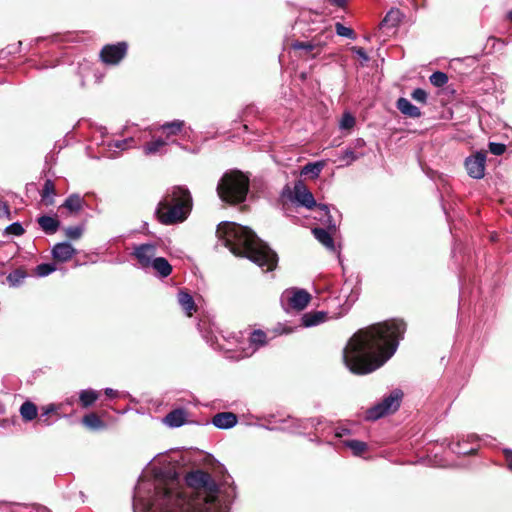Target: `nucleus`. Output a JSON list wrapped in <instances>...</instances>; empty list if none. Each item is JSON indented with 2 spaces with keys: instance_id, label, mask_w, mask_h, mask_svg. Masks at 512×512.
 Here are the masks:
<instances>
[{
  "instance_id": "nucleus-44",
  "label": "nucleus",
  "mask_w": 512,
  "mask_h": 512,
  "mask_svg": "<svg viewBox=\"0 0 512 512\" xmlns=\"http://www.w3.org/2000/svg\"><path fill=\"white\" fill-rule=\"evenodd\" d=\"M355 125V118L349 114L345 113L341 119V127L345 129H351Z\"/></svg>"
},
{
  "instance_id": "nucleus-39",
  "label": "nucleus",
  "mask_w": 512,
  "mask_h": 512,
  "mask_svg": "<svg viewBox=\"0 0 512 512\" xmlns=\"http://www.w3.org/2000/svg\"><path fill=\"white\" fill-rule=\"evenodd\" d=\"M335 30H336V33L339 36L347 37L349 39H355L356 38V34H355L354 30L352 28L344 26L340 22H337L335 24Z\"/></svg>"
},
{
  "instance_id": "nucleus-35",
  "label": "nucleus",
  "mask_w": 512,
  "mask_h": 512,
  "mask_svg": "<svg viewBox=\"0 0 512 512\" xmlns=\"http://www.w3.org/2000/svg\"><path fill=\"white\" fill-rule=\"evenodd\" d=\"M250 343L256 346H264L267 344V334L260 329L254 330L250 335Z\"/></svg>"
},
{
  "instance_id": "nucleus-8",
  "label": "nucleus",
  "mask_w": 512,
  "mask_h": 512,
  "mask_svg": "<svg viewBox=\"0 0 512 512\" xmlns=\"http://www.w3.org/2000/svg\"><path fill=\"white\" fill-rule=\"evenodd\" d=\"M128 44L125 41L104 45L100 51V59L107 65L119 64L127 55Z\"/></svg>"
},
{
  "instance_id": "nucleus-10",
  "label": "nucleus",
  "mask_w": 512,
  "mask_h": 512,
  "mask_svg": "<svg viewBox=\"0 0 512 512\" xmlns=\"http://www.w3.org/2000/svg\"><path fill=\"white\" fill-rule=\"evenodd\" d=\"M294 198L302 206L307 209L318 208V205L314 199L313 194L308 190L307 186L302 180H298L294 184Z\"/></svg>"
},
{
  "instance_id": "nucleus-15",
  "label": "nucleus",
  "mask_w": 512,
  "mask_h": 512,
  "mask_svg": "<svg viewBox=\"0 0 512 512\" xmlns=\"http://www.w3.org/2000/svg\"><path fill=\"white\" fill-rule=\"evenodd\" d=\"M237 415L232 412H220L213 416L212 423L220 429H229L236 425Z\"/></svg>"
},
{
  "instance_id": "nucleus-23",
  "label": "nucleus",
  "mask_w": 512,
  "mask_h": 512,
  "mask_svg": "<svg viewBox=\"0 0 512 512\" xmlns=\"http://www.w3.org/2000/svg\"><path fill=\"white\" fill-rule=\"evenodd\" d=\"M164 422L170 427H180L186 422V412L183 409H174L165 416Z\"/></svg>"
},
{
  "instance_id": "nucleus-40",
  "label": "nucleus",
  "mask_w": 512,
  "mask_h": 512,
  "mask_svg": "<svg viewBox=\"0 0 512 512\" xmlns=\"http://www.w3.org/2000/svg\"><path fill=\"white\" fill-rule=\"evenodd\" d=\"M56 270V265L53 263H41L36 267V274L40 277L49 275Z\"/></svg>"
},
{
  "instance_id": "nucleus-50",
  "label": "nucleus",
  "mask_w": 512,
  "mask_h": 512,
  "mask_svg": "<svg viewBox=\"0 0 512 512\" xmlns=\"http://www.w3.org/2000/svg\"><path fill=\"white\" fill-rule=\"evenodd\" d=\"M346 154L349 155V157H351L353 160L357 158L353 151H347Z\"/></svg>"
},
{
  "instance_id": "nucleus-46",
  "label": "nucleus",
  "mask_w": 512,
  "mask_h": 512,
  "mask_svg": "<svg viewBox=\"0 0 512 512\" xmlns=\"http://www.w3.org/2000/svg\"><path fill=\"white\" fill-rule=\"evenodd\" d=\"M352 52L356 53L360 58L363 59V61L367 62L369 60V57L362 47L354 46L351 48Z\"/></svg>"
},
{
  "instance_id": "nucleus-7",
  "label": "nucleus",
  "mask_w": 512,
  "mask_h": 512,
  "mask_svg": "<svg viewBox=\"0 0 512 512\" xmlns=\"http://www.w3.org/2000/svg\"><path fill=\"white\" fill-rule=\"evenodd\" d=\"M156 502L163 512H179L187 504L186 496L182 492L174 491L171 488H163L157 491Z\"/></svg>"
},
{
  "instance_id": "nucleus-11",
  "label": "nucleus",
  "mask_w": 512,
  "mask_h": 512,
  "mask_svg": "<svg viewBox=\"0 0 512 512\" xmlns=\"http://www.w3.org/2000/svg\"><path fill=\"white\" fill-rule=\"evenodd\" d=\"M132 255L142 268H150L156 255V247L153 244H141L134 248Z\"/></svg>"
},
{
  "instance_id": "nucleus-33",
  "label": "nucleus",
  "mask_w": 512,
  "mask_h": 512,
  "mask_svg": "<svg viewBox=\"0 0 512 512\" xmlns=\"http://www.w3.org/2000/svg\"><path fill=\"white\" fill-rule=\"evenodd\" d=\"M345 445L350 448L355 456H361L367 449V443L360 440H347L344 442Z\"/></svg>"
},
{
  "instance_id": "nucleus-37",
  "label": "nucleus",
  "mask_w": 512,
  "mask_h": 512,
  "mask_svg": "<svg viewBox=\"0 0 512 512\" xmlns=\"http://www.w3.org/2000/svg\"><path fill=\"white\" fill-rule=\"evenodd\" d=\"M430 83L435 87H443L448 82V76L446 73L436 71L429 77Z\"/></svg>"
},
{
  "instance_id": "nucleus-43",
  "label": "nucleus",
  "mask_w": 512,
  "mask_h": 512,
  "mask_svg": "<svg viewBox=\"0 0 512 512\" xmlns=\"http://www.w3.org/2000/svg\"><path fill=\"white\" fill-rule=\"evenodd\" d=\"M488 146L489 151L497 156L502 155L506 151V145L503 143L490 142Z\"/></svg>"
},
{
  "instance_id": "nucleus-22",
  "label": "nucleus",
  "mask_w": 512,
  "mask_h": 512,
  "mask_svg": "<svg viewBox=\"0 0 512 512\" xmlns=\"http://www.w3.org/2000/svg\"><path fill=\"white\" fill-rule=\"evenodd\" d=\"M327 319V313L324 311H311L302 316V326L311 327L324 322Z\"/></svg>"
},
{
  "instance_id": "nucleus-14",
  "label": "nucleus",
  "mask_w": 512,
  "mask_h": 512,
  "mask_svg": "<svg viewBox=\"0 0 512 512\" xmlns=\"http://www.w3.org/2000/svg\"><path fill=\"white\" fill-rule=\"evenodd\" d=\"M289 297V306L298 311L305 309L311 301V295L304 289H294Z\"/></svg>"
},
{
  "instance_id": "nucleus-24",
  "label": "nucleus",
  "mask_w": 512,
  "mask_h": 512,
  "mask_svg": "<svg viewBox=\"0 0 512 512\" xmlns=\"http://www.w3.org/2000/svg\"><path fill=\"white\" fill-rule=\"evenodd\" d=\"M20 415L24 422H31L37 419L38 408L35 403L30 400L25 401L19 409Z\"/></svg>"
},
{
  "instance_id": "nucleus-27",
  "label": "nucleus",
  "mask_w": 512,
  "mask_h": 512,
  "mask_svg": "<svg viewBox=\"0 0 512 512\" xmlns=\"http://www.w3.org/2000/svg\"><path fill=\"white\" fill-rule=\"evenodd\" d=\"M161 277H168L172 272V266L164 257H155L151 266Z\"/></svg>"
},
{
  "instance_id": "nucleus-5",
  "label": "nucleus",
  "mask_w": 512,
  "mask_h": 512,
  "mask_svg": "<svg viewBox=\"0 0 512 512\" xmlns=\"http://www.w3.org/2000/svg\"><path fill=\"white\" fill-rule=\"evenodd\" d=\"M250 189L248 175L234 169L225 172L220 178L216 191L224 203L235 206L245 202Z\"/></svg>"
},
{
  "instance_id": "nucleus-4",
  "label": "nucleus",
  "mask_w": 512,
  "mask_h": 512,
  "mask_svg": "<svg viewBox=\"0 0 512 512\" xmlns=\"http://www.w3.org/2000/svg\"><path fill=\"white\" fill-rule=\"evenodd\" d=\"M185 480L198 497V502L192 505L194 509L199 512H218L221 506L218 497L219 487L210 473L198 469L189 472Z\"/></svg>"
},
{
  "instance_id": "nucleus-21",
  "label": "nucleus",
  "mask_w": 512,
  "mask_h": 512,
  "mask_svg": "<svg viewBox=\"0 0 512 512\" xmlns=\"http://www.w3.org/2000/svg\"><path fill=\"white\" fill-rule=\"evenodd\" d=\"M56 194L57 192L54 182L51 179H46L43 188L40 191L41 201L44 205L51 206L55 202L53 196Z\"/></svg>"
},
{
  "instance_id": "nucleus-6",
  "label": "nucleus",
  "mask_w": 512,
  "mask_h": 512,
  "mask_svg": "<svg viewBox=\"0 0 512 512\" xmlns=\"http://www.w3.org/2000/svg\"><path fill=\"white\" fill-rule=\"evenodd\" d=\"M402 398L403 392L401 390H393L388 396L384 397L382 401L366 410L365 419L367 421H376L396 412L401 405Z\"/></svg>"
},
{
  "instance_id": "nucleus-45",
  "label": "nucleus",
  "mask_w": 512,
  "mask_h": 512,
  "mask_svg": "<svg viewBox=\"0 0 512 512\" xmlns=\"http://www.w3.org/2000/svg\"><path fill=\"white\" fill-rule=\"evenodd\" d=\"M507 468L512 472V449L505 448L502 451Z\"/></svg>"
},
{
  "instance_id": "nucleus-28",
  "label": "nucleus",
  "mask_w": 512,
  "mask_h": 512,
  "mask_svg": "<svg viewBox=\"0 0 512 512\" xmlns=\"http://www.w3.org/2000/svg\"><path fill=\"white\" fill-rule=\"evenodd\" d=\"M28 273L24 267H18L14 271L8 274L6 280L12 287L20 286L27 278Z\"/></svg>"
},
{
  "instance_id": "nucleus-16",
  "label": "nucleus",
  "mask_w": 512,
  "mask_h": 512,
  "mask_svg": "<svg viewBox=\"0 0 512 512\" xmlns=\"http://www.w3.org/2000/svg\"><path fill=\"white\" fill-rule=\"evenodd\" d=\"M396 108L403 114L405 115L406 117H409V118H419L421 117L422 113L420 111V109L413 105L408 99L404 98V97H400L397 101H396Z\"/></svg>"
},
{
  "instance_id": "nucleus-38",
  "label": "nucleus",
  "mask_w": 512,
  "mask_h": 512,
  "mask_svg": "<svg viewBox=\"0 0 512 512\" xmlns=\"http://www.w3.org/2000/svg\"><path fill=\"white\" fill-rule=\"evenodd\" d=\"M65 236L69 240H78L83 234V228L80 226H69L63 229Z\"/></svg>"
},
{
  "instance_id": "nucleus-41",
  "label": "nucleus",
  "mask_w": 512,
  "mask_h": 512,
  "mask_svg": "<svg viewBox=\"0 0 512 512\" xmlns=\"http://www.w3.org/2000/svg\"><path fill=\"white\" fill-rule=\"evenodd\" d=\"M25 233L24 228L19 222H14L5 228V234L21 236Z\"/></svg>"
},
{
  "instance_id": "nucleus-49",
  "label": "nucleus",
  "mask_w": 512,
  "mask_h": 512,
  "mask_svg": "<svg viewBox=\"0 0 512 512\" xmlns=\"http://www.w3.org/2000/svg\"><path fill=\"white\" fill-rule=\"evenodd\" d=\"M105 394H106L107 396H109V397H115V396H116V394H117V392H116L115 390L111 389V388H107V389L105 390Z\"/></svg>"
},
{
  "instance_id": "nucleus-25",
  "label": "nucleus",
  "mask_w": 512,
  "mask_h": 512,
  "mask_svg": "<svg viewBox=\"0 0 512 512\" xmlns=\"http://www.w3.org/2000/svg\"><path fill=\"white\" fill-rule=\"evenodd\" d=\"M82 424L90 430H103L106 428V423L100 418V416L94 412L86 414L82 418Z\"/></svg>"
},
{
  "instance_id": "nucleus-20",
  "label": "nucleus",
  "mask_w": 512,
  "mask_h": 512,
  "mask_svg": "<svg viewBox=\"0 0 512 512\" xmlns=\"http://www.w3.org/2000/svg\"><path fill=\"white\" fill-rule=\"evenodd\" d=\"M330 232L331 231L320 227L312 229V234L314 235V237L327 249L334 251L335 244Z\"/></svg>"
},
{
  "instance_id": "nucleus-29",
  "label": "nucleus",
  "mask_w": 512,
  "mask_h": 512,
  "mask_svg": "<svg viewBox=\"0 0 512 512\" xmlns=\"http://www.w3.org/2000/svg\"><path fill=\"white\" fill-rule=\"evenodd\" d=\"M323 167V162L307 163L305 166L302 167L300 174L301 176H306L309 177L310 179H315L319 176Z\"/></svg>"
},
{
  "instance_id": "nucleus-18",
  "label": "nucleus",
  "mask_w": 512,
  "mask_h": 512,
  "mask_svg": "<svg viewBox=\"0 0 512 512\" xmlns=\"http://www.w3.org/2000/svg\"><path fill=\"white\" fill-rule=\"evenodd\" d=\"M178 303L188 316H192L197 311V306L191 294L186 289L178 292Z\"/></svg>"
},
{
  "instance_id": "nucleus-2",
  "label": "nucleus",
  "mask_w": 512,
  "mask_h": 512,
  "mask_svg": "<svg viewBox=\"0 0 512 512\" xmlns=\"http://www.w3.org/2000/svg\"><path fill=\"white\" fill-rule=\"evenodd\" d=\"M216 236L235 255L246 257L265 271H273L278 255L249 228L234 222H221Z\"/></svg>"
},
{
  "instance_id": "nucleus-36",
  "label": "nucleus",
  "mask_w": 512,
  "mask_h": 512,
  "mask_svg": "<svg viewBox=\"0 0 512 512\" xmlns=\"http://www.w3.org/2000/svg\"><path fill=\"white\" fill-rule=\"evenodd\" d=\"M318 208L324 212L326 220H324V224L327 225V228L331 232H335L337 225L333 217L330 215L329 208L326 204H319Z\"/></svg>"
},
{
  "instance_id": "nucleus-31",
  "label": "nucleus",
  "mask_w": 512,
  "mask_h": 512,
  "mask_svg": "<svg viewBox=\"0 0 512 512\" xmlns=\"http://www.w3.org/2000/svg\"><path fill=\"white\" fill-rule=\"evenodd\" d=\"M99 398V393L92 390H82L79 395V401L82 408H89Z\"/></svg>"
},
{
  "instance_id": "nucleus-13",
  "label": "nucleus",
  "mask_w": 512,
  "mask_h": 512,
  "mask_svg": "<svg viewBox=\"0 0 512 512\" xmlns=\"http://www.w3.org/2000/svg\"><path fill=\"white\" fill-rule=\"evenodd\" d=\"M76 254V249L68 242H61L54 245L52 256L55 261L67 262Z\"/></svg>"
},
{
  "instance_id": "nucleus-19",
  "label": "nucleus",
  "mask_w": 512,
  "mask_h": 512,
  "mask_svg": "<svg viewBox=\"0 0 512 512\" xmlns=\"http://www.w3.org/2000/svg\"><path fill=\"white\" fill-rule=\"evenodd\" d=\"M37 223L40 228L48 235L54 234L60 227V221L57 216L51 217L48 215H42L37 218Z\"/></svg>"
},
{
  "instance_id": "nucleus-51",
  "label": "nucleus",
  "mask_w": 512,
  "mask_h": 512,
  "mask_svg": "<svg viewBox=\"0 0 512 512\" xmlns=\"http://www.w3.org/2000/svg\"><path fill=\"white\" fill-rule=\"evenodd\" d=\"M508 19H509L510 21H512V10H511V11H509V13H508Z\"/></svg>"
},
{
  "instance_id": "nucleus-17",
  "label": "nucleus",
  "mask_w": 512,
  "mask_h": 512,
  "mask_svg": "<svg viewBox=\"0 0 512 512\" xmlns=\"http://www.w3.org/2000/svg\"><path fill=\"white\" fill-rule=\"evenodd\" d=\"M86 204L83 197H81L79 194H71L66 198L64 203L59 207V209L65 208L67 209L71 214H78Z\"/></svg>"
},
{
  "instance_id": "nucleus-48",
  "label": "nucleus",
  "mask_w": 512,
  "mask_h": 512,
  "mask_svg": "<svg viewBox=\"0 0 512 512\" xmlns=\"http://www.w3.org/2000/svg\"><path fill=\"white\" fill-rule=\"evenodd\" d=\"M328 2L339 8H345L347 5V0H328Z\"/></svg>"
},
{
  "instance_id": "nucleus-9",
  "label": "nucleus",
  "mask_w": 512,
  "mask_h": 512,
  "mask_svg": "<svg viewBox=\"0 0 512 512\" xmlns=\"http://www.w3.org/2000/svg\"><path fill=\"white\" fill-rule=\"evenodd\" d=\"M486 157V151H479L465 159L464 165L471 178L482 179L485 176Z\"/></svg>"
},
{
  "instance_id": "nucleus-47",
  "label": "nucleus",
  "mask_w": 512,
  "mask_h": 512,
  "mask_svg": "<svg viewBox=\"0 0 512 512\" xmlns=\"http://www.w3.org/2000/svg\"><path fill=\"white\" fill-rule=\"evenodd\" d=\"M1 217H10L9 206L4 202H0V218Z\"/></svg>"
},
{
  "instance_id": "nucleus-32",
  "label": "nucleus",
  "mask_w": 512,
  "mask_h": 512,
  "mask_svg": "<svg viewBox=\"0 0 512 512\" xmlns=\"http://www.w3.org/2000/svg\"><path fill=\"white\" fill-rule=\"evenodd\" d=\"M184 122L180 120H175L172 122H167L161 126L162 131L166 134L167 137L171 135H177L183 128Z\"/></svg>"
},
{
  "instance_id": "nucleus-42",
  "label": "nucleus",
  "mask_w": 512,
  "mask_h": 512,
  "mask_svg": "<svg viewBox=\"0 0 512 512\" xmlns=\"http://www.w3.org/2000/svg\"><path fill=\"white\" fill-rule=\"evenodd\" d=\"M411 97L419 102V103H422V104H426L427 102V98H428V94L427 92L422 89V88H416L413 90V92L411 93Z\"/></svg>"
},
{
  "instance_id": "nucleus-26",
  "label": "nucleus",
  "mask_w": 512,
  "mask_h": 512,
  "mask_svg": "<svg viewBox=\"0 0 512 512\" xmlns=\"http://www.w3.org/2000/svg\"><path fill=\"white\" fill-rule=\"evenodd\" d=\"M58 409L59 406L55 404L43 406L41 408V414L38 417L37 422L45 426H50L53 423V421L50 420L52 415H56L57 418H59Z\"/></svg>"
},
{
  "instance_id": "nucleus-12",
  "label": "nucleus",
  "mask_w": 512,
  "mask_h": 512,
  "mask_svg": "<svg viewBox=\"0 0 512 512\" xmlns=\"http://www.w3.org/2000/svg\"><path fill=\"white\" fill-rule=\"evenodd\" d=\"M321 34L316 35L312 41H294L291 44L293 50H305L307 53H312L311 57L316 58L322 51L325 43L320 40Z\"/></svg>"
},
{
  "instance_id": "nucleus-34",
  "label": "nucleus",
  "mask_w": 512,
  "mask_h": 512,
  "mask_svg": "<svg viewBox=\"0 0 512 512\" xmlns=\"http://www.w3.org/2000/svg\"><path fill=\"white\" fill-rule=\"evenodd\" d=\"M165 145H166V142L162 139H156V140L147 142L144 145V153L146 155L155 154V153L159 152Z\"/></svg>"
},
{
  "instance_id": "nucleus-30",
  "label": "nucleus",
  "mask_w": 512,
  "mask_h": 512,
  "mask_svg": "<svg viewBox=\"0 0 512 512\" xmlns=\"http://www.w3.org/2000/svg\"><path fill=\"white\" fill-rule=\"evenodd\" d=\"M401 21V12L399 9H391L381 21L382 27L394 28Z\"/></svg>"
},
{
  "instance_id": "nucleus-1",
  "label": "nucleus",
  "mask_w": 512,
  "mask_h": 512,
  "mask_svg": "<svg viewBox=\"0 0 512 512\" xmlns=\"http://www.w3.org/2000/svg\"><path fill=\"white\" fill-rule=\"evenodd\" d=\"M407 324L389 319L358 329L343 349V362L354 375H367L381 368L396 352Z\"/></svg>"
},
{
  "instance_id": "nucleus-3",
  "label": "nucleus",
  "mask_w": 512,
  "mask_h": 512,
  "mask_svg": "<svg viewBox=\"0 0 512 512\" xmlns=\"http://www.w3.org/2000/svg\"><path fill=\"white\" fill-rule=\"evenodd\" d=\"M193 208V198L185 186L175 185L169 188L156 209L157 220L163 225H175L184 222Z\"/></svg>"
}]
</instances>
